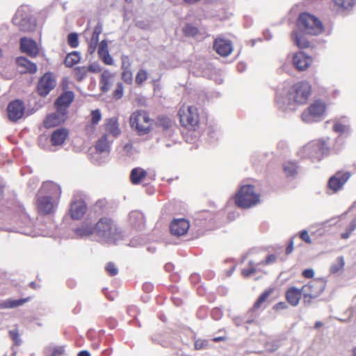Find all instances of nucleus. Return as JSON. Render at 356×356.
Instances as JSON below:
<instances>
[{
  "label": "nucleus",
  "mask_w": 356,
  "mask_h": 356,
  "mask_svg": "<svg viewBox=\"0 0 356 356\" xmlns=\"http://www.w3.org/2000/svg\"><path fill=\"white\" fill-rule=\"evenodd\" d=\"M96 232L99 237L104 238L105 240H115L118 234V228L113 221L108 218H102L99 220L95 229L90 226H83L76 230L77 235L85 236L92 234Z\"/></svg>",
  "instance_id": "1"
},
{
  "label": "nucleus",
  "mask_w": 356,
  "mask_h": 356,
  "mask_svg": "<svg viewBox=\"0 0 356 356\" xmlns=\"http://www.w3.org/2000/svg\"><path fill=\"white\" fill-rule=\"evenodd\" d=\"M41 192L47 194V195L39 197L38 208L40 213L47 214L54 210V203L52 199L60 196V188L54 183L46 182L43 184Z\"/></svg>",
  "instance_id": "2"
},
{
  "label": "nucleus",
  "mask_w": 356,
  "mask_h": 356,
  "mask_svg": "<svg viewBox=\"0 0 356 356\" xmlns=\"http://www.w3.org/2000/svg\"><path fill=\"white\" fill-rule=\"evenodd\" d=\"M298 30L309 35H318L323 32L321 22L309 13H302L298 20Z\"/></svg>",
  "instance_id": "3"
},
{
  "label": "nucleus",
  "mask_w": 356,
  "mask_h": 356,
  "mask_svg": "<svg viewBox=\"0 0 356 356\" xmlns=\"http://www.w3.org/2000/svg\"><path fill=\"white\" fill-rule=\"evenodd\" d=\"M236 204L241 208H249L259 202V196L251 185L243 186L236 195Z\"/></svg>",
  "instance_id": "4"
},
{
  "label": "nucleus",
  "mask_w": 356,
  "mask_h": 356,
  "mask_svg": "<svg viewBox=\"0 0 356 356\" xmlns=\"http://www.w3.org/2000/svg\"><path fill=\"white\" fill-rule=\"evenodd\" d=\"M130 124L139 134H147L152 127V120L143 111L134 112L130 117Z\"/></svg>",
  "instance_id": "5"
},
{
  "label": "nucleus",
  "mask_w": 356,
  "mask_h": 356,
  "mask_svg": "<svg viewBox=\"0 0 356 356\" xmlns=\"http://www.w3.org/2000/svg\"><path fill=\"white\" fill-rule=\"evenodd\" d=\"M325 286V282L323 280H313L304 285L301 289L304 303L310 305L312 299L316 298L322 293Z\"/></svg>",
  "instance_id": "6"
},
{
  "label": "nucleus",
  "mask_w": 356,
  "mask_h": 356,
  "mask_svg": "<svg viewBox=\"0 0 356 356\" xmlns=\"http://www.w3.org/2000/svg\"><path fill=\"white\" fill-rule=\"evenodd\" d=\"M311 94V86L306 81L294 84L289 92V98L298 104H305Z\"/></svg>",
  "instance_id": "7"
},
{
  "label": "nucleus",
  "mask_w": 356,
  "mask_h": 356,
  "mask_svg": "<svg viewBox=\"0 0 356 356\" xmlns=\"http://www.w3.org/2000/svg\"><path fill=\"white\" fill-rule=\"evenodd\" d=\"M325 111V104L320 101L311 104L302 114V120L307 123L316 121Z\"/></svg>",
  "instance_id": "8"
},
{
  "label": "nucleus",
  "mask_w": 356,
  "mask_h": 356,
  "mask_svg": "<svg viewBox=\"0 0 356 356\" xmlns=\"http://www.w3.org/2000/svg\"><path fill=\"white\" fill-rule=\"evenodd\" d=\"M180 122L184 127L195 126L198 122V115L195 107L183 106L179 111Z\"/></svg>",
  "instance_id": "9"
},
{
  "label": "nucleus",
  "mask_w": 356,
  "mask_h": 356,
  "mask_svg": "<svg viewBox=\"0 0 356 356\" xmlns=\"http://www.w3.org/2000/svg\"><path fill=\"white\" fill-rule=\"evenodd\" d=\"M56 82L51 73H46L40 79L38 91L41 96H46L56 86Z\"/></svg>",
  "instance_id": "10"
},
{
  "label": "nucleus",
  "mask_w": 356,
  "mask_h": 356,
  "mask_svg": "<svg viewBox=\"0 0 356 356\" xmlns=\"http://www.w3.org/2000/svg\"><path fill=\"white\" fill-rule=\"evenodd\" d=\"M67 111L65 108H59L52 114L49 115L44 121V124L47 128H51L65 122L66 120Z\"/></svg>",
  "instance_id": "11"
},
{
  "label": "nucleus",
  "mask_w": 356,
  "mask_h": 356,
  "mask_svg": "<svg viewBox=\"0 0 356 356\" xmlns=\"http://www.w3.org/2000/svg\"><path fill=\"white\" fill-rule=\"evenodd\" d=\"M24 107L22 102L16 100L10 102L8 106V116L10 120L15 122L24 114Z\"/></svg>",
  "instance_id": "12"
},
{
  "label": "nucleus",
  "mask_w": 356,
  "mask_h": 356,
  "mask_svg": "<svg viewBox=\"0 0 356 356\" xmlns=\"http://www.w3.org/2000/svg\"><path fill=\"white\" fill-rule=\"evenodd\" d=\"M20 49L23 53L31 57H35L40 51L38 44L34 40L27 38H22L20 40Z\"/></svg>",
  "instance_id": "13"
},
{
  "label": "nucleus",
  "mask_w": 356,
  "mask_h": 356,
  "mask_svg": "<svg viewBox=\"0 0 356 356\" xmlns=\"http://www.w3.org/2000/svg\"><path fill=\"white\" fill-rule=\"evenodd\" d=\"M304 152L309 156H312L317 160L321 159V154H325L328 152V147L325 143H323L320 145L316 144H308L304 147Z\"/></svg>",
  "instance_id": "14"
},
{
  "label": "nucleus",
  "mask_w": 356,
  "mask_h": 356,
  "mask_svg": "<svg viewBox=\"0 0 356 356\" xmlns=\"http://www.w3.org/2000/svg\"><path fill=\"white\" fill-rule=\"evenodd\" d=\"M350 175L349 172L341 173L338 172L332 177L328 182V186L334 192L337 191L348 181Z\"/></svg>",
  "instance_id": "15"
},
{
  "label": "nucleus",
  "mask_w": 356,
  "mask_h": 356,
  "mask_svg": "<svg viewBox=\"0 0 356 356\" xmlns=\"http://www.w3.org/2000/svg\"><path fill=\"white\" fill-rule=\"evenodd\" d=\"M213 48L222 56H229L233 50L231 42L222 38H218L215 40Z\"/></svg>",
  "instance_id": "16"
},
{
  "label": "nucleus",
  "mask_w": 356,
  "mask_h": 356,
  "mask_svg": "<svg viewBox=\"0 0 356 356\" xmlns=\"http://www.w3.org/2000/svg\"><path fill=\"white\" fill-rule=\"evenodd\" d=\"M189 228V222L184 218L174 220L170 226L171 233L174 235L181 236L185 234Z\"/></svg>",
  "instance_id": "17"
},
{
  "label": "nucleus",
  "mask_w": 356,
  "mask_h": 356,
  "mask_svg": "<svg viewBox=\"0 0 356 356\" xmlns=\"http://www.w3.org/2000/svg\"><path fill=\"white\" fill-rule=\"evenodd\" d=\"M312 59L303 52L296 54L293 57V63L298 70H306L312 63Z\"/></svg>",
  "instance_id": "18"
},
{
  "label": "nucleus",
  "mask_w": 356,
  "mask_h": 356,
  "mask_svg": "<svg viewBox=\"0 0 356 356\" xmlns=\"http://www.w3.org/2000/svg\"><path fill=\"white\" fill-rule=\"evenodd\" d=\"M16 63L21 73H35L38 70L36 65L25 57H19L16 59Z\"/></svg>",
  "instance_id": "19"
},
{
  "label": "nucleus",
  "mask_w": 356,
  "mask_h": 356,
  "mask_svg": "<svg viewBox=\"0 0 356 356\" xmlns=\"http://www.w3.org/2000/svg\"><path fill=\"white\" fill-rule=\"evenodd\" d=\"M86 211V206L83 201L77 200L72 203L70 207V215L73 219L81 218Z\"/></svg>",
  "instance_id": "20"
},
{
  "label": "nucleus",
  "mask_w": 356,
  "mask_h": 356,
  "mask_svg": "<svg viewBox=\"0 0 356 356\" xmlns=\"http://www.w3.org/2000/svg\"><path fill=\"white\" fill-rule=\"evenodd\" d=\"M302 295L301 289L295 286L289 288L286 292V298L291 306H297Z\"/></svg>",
  "instance_id": "21"
},
{
  "label": "nucleus",
  "mask_w": 356,
  "mask_h": 356,
  "mask_svg": "<svg viewBox=\"0 0 356 356\" xmlns=\"http://www.w3.org/2000/svg\"><path fill=\"white\" fill-rule=\"evenodd\" d=\"M113 76V74L108 70H105L102 72L99 82L102 91L107 92L109 90L114 82Z\"/></svg>",
  "instance_id": "22"
},
{
  "label": "nucleus",
  "mask_w": 356,
  "mask_h": 356,
  "mask_svg": "<svg viewBox=\"0 0 356 356\" xmlns=\"http://www.w3.org/2000/svg\"><path fill=\"white\" fill-rule=\"evenodd\" d=\"M122 68L123 72L122 73V79L128 83H131L133 79L132 72L130 70V63L128 57L123 56L122 58Z\"/></svg>",
  "instance_id": "23"
},
{
  "label": "nucleus",
  "mask_w": 356,
  "mask_h": 356,
  "mask_svg": "<svg viewBox=\"0 0 356 356\" xmlns=\"http://www.w3.org/2000/svg\"><path fill=\"white\" fill-rule=\"evenodd\" d=\"M74 97V93L71 91L63 93L56 102L57 108H62L66 110V108L71 104Z\"/></svg>",
  "instance_id": "24"
},
{
  "label": "nucleus",
  "mask_w": 356,
  "mask_h": 356,
  "mask_svg": "<svg viewBox=\"0 0 356 356\" xmlns=\"http://www.w3.org/2000/svg\"><path fill=\"white\" fill-rule=\"evenodd\" d=\"M68 132L65 129H58L51 135V143L53 145H61L66 140Z\"/></svg>",
  "instance_id": "25"
},
{
  "label": "nucleus",
  "mask_w": 356,
  "mask_h": 356,
  "mask_svg": "<svg viewBox=\"0 0 356 356\" xmlns=\"http://www.w3.org/2000/svg\"><path fill=\"white\" fill-rule=\"evenodd\" d=\"M305 32L298 30L293 33L292 39L299 48H306L309 46V41L305 36Z\"/></svg>",
  "instance_id": "26"
},
{
  "label": "nucleus",
  "mask_w": 356,
  "mask_h": 356,
  "mask_svg": "<svg viewBox=\"0 0 356 356\" xmlns=\"http://www.w3.org/2000/svg\"><path fill=\"white\" fill-rule=\"evenodd\" d=\"M106 131L115 138L120 134L121 131L117 118H112L106 121Z\"/></svg>",
  "instance_id": "27"
},
{
  "label": "nucleus",
  "mask_w": 356,
  "mask_h": 356,
  "mask_svg": "<svg viewBox=\"0 0 356 356\" xmlns=\"http://www.w3.org/2000/svg\"><path fill=\"white\" fill-rule=\"evenodd\" d=\"M147 172L140 168H134L130 175L131 181L134 184H139L145 177Z\"/></svg>",
  "instance_id": "28"
},
{
  "label": "nucleus",
  "mask_w": 356,
  "mask_h": 356,
  "mask_svg": "<svg viewBox=\"0 0 356 356\" xmlns=\"http://www.w3.org/2000/svg\"><path fill=\"white\" fill-rule=\"evenodd\" d=\"M29 298H24L19 300H12L8 299L0 302V308L1 309H9V308H15L19 306L22 305L25 302H28Z\"/></svg>",
  "instance_id": "29"
},
{
  "label": "nucleus",
  "mask_w": 356,
  "mask_h": 356,
  "mask_svg": "<svg viewBox=\"0 0 356 356\" xmlns=\"http://www.w3.org/2000/svg\"><path fill=\"white\" fill-rule=\"evenodd\" d=\"M102 33V27L99 26H97L92 33V35L89 42V48L88 51L92 54L93 53L97 47L98 41H99V35Z\"/></svg>",
  "instance_id": "30"
},
{
  "label": "nucleus",
  "mask_w": 356,
  "mask_h": 356,
  "mask_svg": "<svg viewBox=\"0 0 356 356\" xmlns=\"http://www.w3.org/2000/svg\"><path fill=\"white\" fill-rule=\"evenodd\" d=\"M129 218L131 224L136 227L143 224L144 222L143 215L138 211H131L129 213Z\"/></svg>",
  "instance_id": "31"
},
{
  "label": "nucleus",
  "mask_w": 356,
  "mask_h": 356,
  "mask_svg": "<svg viewBox=\"0 0 356 356\" xmlns=\"http://www.w3.org/2000/svg\"><path fill=\"white\" fill-rule=\"evenodd\" d=\"M111 142L108 140L107 135L104 134L97 142L96 149L99 152H106L109 150Z\"/></svg>",
  "instance_id": "32"
},
{
  "label": "nucleus",
  "mask_w": 356,
  "mask_h": 356,
  "mask_svg": "<svg viewBox=\"0 0 356 356\" xmlns=\"http://www.w3.org/2000/svg\"><path fill=\"white\" fill-rule=\"evenodd\" d=\"M80 59V54L77 51H73L67 54L65 60V64L67 67H72L76 64Z\"/></svg>",
  "instance_id": "33"
},
{
  "label": "nucleus",
  "mask_w": 356,
  "mask_h": 356,
  "mask_svg": "<svg viewBox=\"0 0 356 356\" xmlns=\"http://www.w3.org/2000/svg\"><path fill=\"white\" fill-rule=\"evenodd\" d=\"M345 266V261L343 257H338L334 263L330 266V271L331 273L335 274L341 270Z\"/></svg>",
  "instance_id": "34"
},
{
  "label": "nucleus",
  "mask_w": 356,
  "mask_h": 356,
  "mask_svg": "<svg viewBox=\"0 0 356 356\" xmlns=\"http://www.w3.org/2000/svg\"><path fill=\"white\" fill-rule=\"evenodd\" d=\"M102 119V114L99 109L94 110L91 112V125L88 127V129H92L93 125H96Z\"/></svg>",
  "instance_id": "35"
},
{
  "label": "nucleus",
  "mask_w": 356,
  "mask_h": 356,
  "mask_svg": "<svg viewBox=\"0 0 356 356\" xmlns=\"http://www.w3.org/2000/svg\"><path fill=\"white\" fill-rule=\"evenodd\" d=\"M147 79V72L144 69H140L136 75L135 81L137 84L141 85Z\"/></svg>",
  "instance_id": "36"
},
{
  "label": "nucleus",
  "mask_w": 356,
  "mask_h": 356,
  "mask_svg": "<svg viewBox=\"0 0 356 356\" xmlns=\"http://www.w3.org/2000/svg\"><path fill=\"white\" fill-rule=\"evenodd\" d=\"M273 289H269L268 290H266V291H264L258 298V300H257V302H255L254 304V307L255 308H259L260 307L261 305L264 302L266 301V300L267 299V298L273 293Z\"/></svg>",
  "instance_id": "37"
},
{
  "label": "nucleus",
  "mask_w": 356,
  "mask_h": 356,
  "mask_svg": "<svg viewBox=\"0 0 356 356\" xmlns=\"http://www.w3.org/2000/svg\"><path fill=\"white\" fill-rule=\"evenodd\" d=\"M284 170L286 176H293L297 172V167L293 163H288L284 165Z\"/></svg>",
  "instance_id": "38"
},
{
  "label": "nucleus",
  "mask_w": 356,
  "mask_h": 356,
  "mask_svg": "<svg viewBox=\"0 0 356 356\" xmlns=\"http://www.w3.org/2000/svg\"><path fill=\"white\" fill-rule=\"evenodd\" d=\"M80 70H83L84 73L88 72L92 73H98L101 71V66L97 63H92L88 67H83Z\"/></svg>",
  "instance_id": "39"
},
{
  "label": "nucleus",
  "mask_w": 356,
  "mask_h": 356,
  "mask_svg": "<svg viewBox=\"0 0 356 356\" xmlns=\"http://www.w3.org/2000/svg\"><path fill=\"white\" fill-rule=\"evenodd\" d=\"M334 2L338 7L348 9L354 5L355 0H334Z\"/></svg>",
  "instance_id": "40"
},
{
  "label": "nucleus",
  "mask_w": 356,
  "mask_h": 356,
  "mask_svg": "<svg viewBox=\"0 0 356 356\" xmlns=\"http://www.w3.org/2000/svg\"><path fill=\"white\" fill-rule=\"evenodd\" d=\"M99 58L106 64L112 65L113 64V60L108 51L99 54Z\"/></svg>",
  "instance_id": "41"
},
{
  "label": "nucleus",
  "mask_w": 356,
  "mask_h": 356,
  "mask_svg": "<svg viewBox=\"0 0 356 356\" xmlns=\"http://www.w3.org/2000/svg\"><path fill=\"white\" fill-rule=\"evenodd\" d=\"M183 31L186 35H191V36L195 35L198 32L197 28H195L191 25H189V24L186 25L183 28Z\"/></svg>",
  "instance_id": "42"
},
{
  "label": "nucleus",
  "mask_w": 356,
  "mask_h": 356,
  "mask_svg": "<svg viewBox=\"0 0 356 356\" xmlns=\"http://www.w3.org/2000/svg\"><path fill=\"white\" fill-rule=\"evenodd\" d=\"M256 272V268H255V265L253 262L250 261L249 263V267L248 268H244L243 270H242V274L244 277H249L250 276L252 273H254Z\"/></svg>",
  "instance_id": "43"
},
{
  "label": "nucleus",
  "mask_w": 356,
  "mask_h": 356,
  "mask_svg": "<svg viewBox=\"0 0 356 356\" xmlns=\"http://www.w3.org/2000/svg\"><path fill=\"white\" fill-rule=\"evenodd\" d=\"M68 43L73 48L78 47L79 41H78V35L76 33H72L69 34Z\"/></svg>",
  "instance_id": "44"
},
{
  "label": "nucleus",
  "mask_w": 356,
  "mask_h": 356,
  "mask_svg": "<svg viewBox=\"0 0 356 356\" xmlns=\"http://www.w3.org/2000/svg\"><path fill=\"white\" fill-rule=\"evenodd\" d=\"M124 87L122 83L117 84L116 88L113 92V97L116 99H120L123 95Z\"/></svg>",
  "instance_id": "45"
},
{
  "label": "nucleus",
  "mask_w": 356,
  "mask_h": 356,
  "mask_svg": "<svg viewBox=\"0 0 356 356\" xmlns=\"http://www.w3.org/2000/svg\"><path fill=\"white\" fill-rule=\"evenodd\" d=\"M9 334L16 345L20 343L19 334L17 329L10 330Z\"/></svg>",
  "instance_id": "46"
},
{
  "label": "nucleus",
  "mask_w": 356,
  "mask_h": 356,
  "mask_svg": "<svg viewBox=\"0 0 356 356\" xmlns=\"http://www.w3.org/2000/svg\"><path fill=\"white\" fill-rule=\"evenodd\" d=\"M106 270L107 273L112 276L117 275L118 273V268L112 263H108L106 265Z\"/></svg>",
  "instance_id": "47"
},
{
  "label": "nucleus",
  "mask_w": 356,
  "mask_h": 356,
  "mask_svg": "<svg viewBox=\"0 0 356 356\" xmlns=\"http://www.w3.org/2000/svg\"><path fill=\"white\" fill-rule=\"evenodd\" d=\"M333 129L335 132L343 134L348 131V127L343 124L336 123L334 125Z\"/></svg>",
  "instance_id": "48"
},
{
  "label": "nucleus",
  "mask_w": 356,
  "mask_h": 356,
  "mask_svg": "<svg viewBox=\"0 0 356 356\" xmlns=\"http://www.w3.org/2000/svg\"><path fill=\"white\" fill-rule=\"evenodd\" d=\"M300 238L302 240H303L305 242H306L308 244H311L312 243V241L306 230H303L300 232Z\"/></svg>",
  "instance_id": "49"
},
{
  "label": "nucleus",
  "mask_w": 356,
  "mask_h": 356,
  "mask_svg": "<svg viewBox=\"0 0 356 356\" xmlns=\"http://www.w3.org/2000/svg\"><path fill=\"white\" fill-rule=\"evenodd\" d=\"M106 51H108V44L106 40H102L99 44L98 54Z\"/></svg>",
  "instance_id": "50"
},
{
  "label": "nucleus",
  "mask_w": 356,
  "mask_h": 356,
  "mask_svg": "<svg viewBox=\"0 0 356 356\" xmlns=\"http://www.w3.org/2000/svg\"><path fill=\"white\" fill-rule=\"evenodd\" d=\"M302 275L306 278H312L314 275L313 269H306L302 272Z\"/></svg>",
  "instance_id": "51"
},
{
  "label": "nucleus",
  "mask_w": 356,
  "mask_h": 356,
  "mask_svg": "<svg viewBox=\"0 0 356 356\" xmlns=\"http://www.w3.org/2000/svg\"><path fill=\"white\" fill-rule=\"evenodd\" d=\"M26 22V19H22V24L20 25L21 26V29L23 30V31H33L34 29V27H35V24H31L29 27L28 28H26L24 27V24Z\"/></svg>",
  "instance_id": "52"
},
{
  "label": "nucleus",
  "mask_w": 356,
  "mask_h": 356,
  "mask_svg": "<svg viewBox=\"0 0 356 356\" xmlns=\"http://www.w3.org/2000/svg\"><path fill=\"white\" fill-rule=\"evenodd\" d=\"M204 346V341L202 340H197L195 342V347L196 349H201Z\"/></svg>",
  "instance_id": "53"
},
{
  "label": "nucleus",
  "mask_w": 356,
  "mask_h": 356,
  "mask_svg": "<svg viewBox=\"0 0 356 356\" xmlns=\"http://www.w3.org/2000/svg\"><path fill=\"white\" fill-rule=\"evenodd\" d=\"M352 232H350V229L348 227L347 231L346 232L341 234V238L343 239H347L348 238L350 237Z\"/></svg>",
  "instance_id": "54"
},
{
  "label": "nucleus",
  "mask_w": 356,
  "mask_h": 356,
  "mask_svg": "<svg viewBox=\"0 0 356 356\" xmlns=\"http://www.w3.org/2000/svg\"><path fill=\"white\" fill-rule=\"evenodd\" d=\"M348 227L350 229V232H353L356 229V218L353 220Z\"/></svg>",
  "instance_id": "55"
},
{
  "label": "nucleus",
  "mask_w": 356,
  "mask_h": 356,
  "mask_svg": "<svg viewBox=\"0 0 356 356\" xmlns=\"http://www.w3.org/2000/svg\"><path fill=\"white\" fill-rule=\"evenodd\" d=\"M275 260V257L274 255H270L266 260V264H270Z\"/></svg>",
  "instance_id": "56"
},
{
  "label": "nucleus",
  "mask_w": 356,
  "mask_h": 356,
  "mask_svg": "<svg viewBox=\"0 0 356 356\" xmlns=\"http://www.w3.org/2000/svg\"><path fill=\"white\" fill-rule=\"evenodd\" d=\"M62 350L61 349H56L54 350L51 356H60L62 355Z\"/></svg>",
  "instance_id": "57"
},
{
  "label": "nucleus",
  "mask_w": 356,
  "mask_h": 356,
  "mask_svg": "<svg viewBox=\"0 0 356 356\" xmlns=\"http://www.w3.org/2000/svg\"><path fill=\"white\" fill-rule=\"evenodd\" d=\"M274 307L277 309H284L286 307V305H285V303H284V302H280V303L277 304L276 305H275Z\"/></svg>",
  "instance_id": "58"
},
{
  "label": "nucleus",
  "mask_w": 356,
  "mask_h": 356,
  "mask_svg": "<svg viewBox=\"0 0 356 356\" xmlns=\"http://www.w3.org/2000/svg\"><path fill=\"white\" fill-rule=\"evenodd\" d=\"M78 356H90V354L87 350H82L78 354Z\"/></svg>",
  "instance_id": "59"
},
{
  "label": "nucleus",
  "mask_w": 356,
  "mask_h": 356,
  "mask_svg": "<svg viewBox=\"0 0 356 356\" xmlns=\"http://www.w3.org/2000/svg\"><path fill=\"white\" fill-rule=\"evenodd\" d=\"M81 67L77 69L78 74L81 76L80 79L86 75V73H84L83 70H80Z\"/></svg>",
  "instance_id": "60"
},
{
  "label": "nucleus",
  "mask_w": 356,
  "mask_h": 356,
  "mask_svg": "<svg viewBox=\"0 0 356 356\" xmlns=\"http://www.w3.org/2000/svg\"><path fill=\"white\" fill-rule=\"evenodd\" d=\"M268 346H269V344L267 345V349L271 352L275 351V350H277L278 348L277 345L273 346L272 348L268 347Z\"/></svg>",
  "instance_id": "61"
},
{
  "label": "nucleus",
  "mask_w": 356,
  "mask_h": 356,
  "mask_svg": "<svg viewBox=\"0 0 356 356\" xmlns=\"http://www.w3.org/2000/svg\"><path fill=\"white\" fill-rule=\"evenodd\" d=\"M293 251V243H291L286 248V253L290 254Z\"/></svg>",
  "instance_id": "62"
},
{
  "label": "nucleus",
  "mask_w": 356,
  "mask_h": 356,
  "mask_svg": "<svg viewBox=\"0 0 356 356\" xmlns=\"http://www.w3.org/2000/svg\"><path fill=\"white\" fill-rule=\"evenodd\" d=\"M171 124V122L168 120H166V121L165 122V124H164V127L165 128H168L170 126Z\"/></svg>",
  "instance_id": "63"
},
{
  "label": "nucleus",
  "mask_w": 356,
  "mask_h": 356,
  "mask_svg": "<svg viewBox=\"0 0 356 356\" xmlns=\"http://www.w3.org/2000/svg\"><path fill=\"white\" fill-rule=\"evenodd\" d=\"M223 339H224L223 337H216V338L213 339V341L217 342V341H220L223 340Z\"/></svg>",
  "instance_id": "64"
}]
</instances>
